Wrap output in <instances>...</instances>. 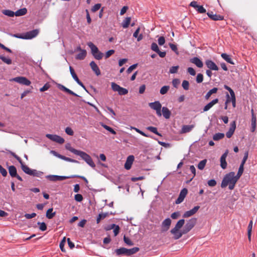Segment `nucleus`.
Listing matches in <instances>:
<instances>
[{
	"mask_svg": "<svg viewBox=\"0 0 257 257\" xmlns=\"http://www.w3.org/2000/svg\"><path fill=\"white\" fill-rule=\"evenodd\" d=\"M238 179L235 176V173L231 172L224 176L221 184V187L223 188L228 186V188L230 190H232Z\"/></svg>",
	"mask_w": 257,
	"mask_h": 257,
	"instance_id": "1",
	"label": "nucleus"
},
{
	"mask_svg": "<svg viewBox=\"0 0 257 257\" xmlns=\"http://www.w3.org/2000/svg\"><path fill=\"white\" fill-rule=\"evenodd\" d=\"M185 223V220L182 219L178 221L175 227L173 228L170 232L173 235V238L178 239L182 237L183 234H186L184 233V229L181 230L180 229L183 227Z\"/></svg>",
	"mask_w": 257,
	"mask_h": 257,
	"instance_id": "2",
	"label": "nucleus"
},
{
	"mask_svg": "<svg viewBox=\"0 0 257 257\" xmlns=\"http://www.w3.org/2000/svg\"><path fill=\"white\" fill-rule=\"evenodd\" d=\"M139 250V248L135 247L131 249H127L124 247H121L116 249L115 251L117 255L125 254L127 255H131L136 253Z\"/></svg>",
	"mask_w": 257,
	"mask_h": 257,
	"instance_id": "3",
	"label": "nucleus"
},
{
	"mask_svg": "<svg viewBox=\"0 0 257 257\" xmlns=\"http://www.w3.org/2000/svg\"><path fill=\"white\" fill-rule=\"evenodd\" d=\"M77 155L79 156L91 167L95 168V165L89 155L83 151H80Z\"/></svg>",
	"mask_w": 257,
	"mask_h": 257,
	"instance_id": "4",
	"label": "nucleus"
},
{
	"mask_svg": "<svg viewBox=\"0 0 257 257\" xmlns=\"http://www.w3.org/2000/svg\"><path fill=\"white\" fill-rule=\"evenodd\" d=\"M149 106L156 111V114L158 116H162L161 108L162 105L160 101H156L154 102L149 103Z\"/></svg>",
	"mask_w": 257,
	"mask_h": 257,
	"instance_id": "5",
	"label": "nucleus"
},
{
	"mask_svg": "<svg viewBox=\"0 0 257 257\" xmlns=\"http://www.w3.org/2000/svg\"><path fill=\"white\" fill-rule=\"evenodd\" d=\"M75 176H58L54 175H49L46 176V178L49 180L53 182H56L57 181H62L66 179L73 178Z\"/></svg>",
	"mask_w": 257,
	"mask_h": 257,
	"instance_id": "6",
	"label": "nucleus"
},
{
	"mask_svg": "<svg viewBox=\"0 0 257 257\" xmlns=\"http://www.w3.org/2000/svg\"><path fill=\"white\" fill-rule=\"evenodd\" d=\"M10 81H15L19 84H23L26 86H29L31 82L27 78L23 76H19L13 78L10 80Z\"/></svg>",
	"mask_w": 257,
	"mask_h": 257,
	"instance_id": "7",
	"label": "nucleus"
},
{
	"mask_svg": "<svg viewBox=\"0 0 257 257\" xmlns=\"http://www.w3.org/2000/svg\"><path fill=\"white\" fill-rule=\"evenodd\" d=\"M196 223V218H192L189 219L186 223L183 229L184 233H187L190 231L195 226Z\"/></svg>",
	"mask_w": 257,
	"mask_h": 257,
	"instance_id": "8",
	"label": "nucleus"
},
{
	"mask_svg": "<svg viewBox=\"0 0 257 257\" xmlns=\"http://www.w3.org/2000/svg\"><path fill=\"white\" fill-rule=\"evenodd\" d=\"M46 137L51 141L60 144H62L65 142L63 138L56 135L47 134Z\"/></svg>",
	"mask_w": 257,
	"mask_h": 257,
	"instance_id": "9",
	"label": "nucleus"
},
{
	"mask_svg": "<svg viewBox=\"0 0 257 257\" xmlns=\"http://www.w3.org/2000/svg\"><path fill=\"white\" fill-rule=\"evenodd\" d=\"M172 221L170 218H166L161 224V231L166 232L169 230Z\"/></svg>",
	"mask_w": 257,
	"mask_h": 257,
	"instance_id": "10",
	"label": "nucleus"
},
{
	"mask_svg": "<svg viewBox=\"0 0 257 257\" xmlns=\"http://www.w3.org/2000/svg\"><path fill=\"white\" fill-rule=\"evenodd\" d=\"M39 33V31L37 29L27 32L24 33L25 39H32L36 37Z\"/></svg>",
	"mask_w": 257,
	"mask_h": 257,
	"instance_id": "11",
	"label": "nucleus"
},
{
	"mask_svg": "<svg viewBox=\"0 0 257 257\" xmlns=\"http://www.w3.org/2000/svg\"><path fill=\"white\" fill-rule=\"evenodd\" d=\"M187 189L186 188H184L181 190L178 198H177L175 202L177 204L181 203L184 200L185 196L187 194Z\"/></svg>",
	"mask_w": 257,
	"mask_h": 257,
	"instance_id": "12",
	"label": "nucleus"
},
{
	"mask_svg": "<svg viewBox=\"0 0 257 257\" xmlns=\"http://www.w3.org/2000/svg\"><path fill=\"white\" fill-rule=\"evenodd\" d=\"M200 207L199 206H195L193 208H192L191 210L186 211L183 215V217L184 218H188L189 217L194 214H195L198 209H199Z\"/></svg>",
	"mask_w": 257,
	"mask_h": 257,
	"instance_id": "13",
	"label": "nucleus"
},
{
	"mask_svg": "<svg viewBox=\"0 0 257 257\" xmlns=\"http://www.w3.org/2000/svg\"><path fill=\"white\" fill-rule=\"evenodd\" d=\"M69 70H70V73L71 74V76L72 77H73V78L76 81V82L79 85H80L81 87H82L83 88H84V89H85V86L84 85H83V84L79 80V79H78V77L77 76L76 73H75L74 72V69H73V68L71 67V66H70L69 67Z\"/></svg>",
	"mask_w": 257,
	"mask_h": 257,
	"instance_id": "14",
	"label": "nucleus"
},
{
	"mask_svg": "<svg viewBox=\"0 0 257 257\" xmlns=\"http://www.w3.org/2000/svg\"><path fill=\"white\" fill-rule=\"evenodd\" d=\"M228 155V151L226 152L221 156L220 158V166L223 169H225L227 167V162H226V158Z\"/></svg>",
	"mask_w": 257,
	"mask_h": 257,
	"instance_id": "15",
	"label": "nucleus"
},
{
	"mask_svg": "<svg viewBox=\"0 0 257 257\" xmlns=\"http://www.w3.org/2000/svg\"><path fill=\"white\" fill-rule=\"evenodd\" d=\"M134 161V157L133 155L129 156L126 159L124 164V167L126 170H129L132 167V165Z\"/></svg>",
	"mask_w": 257,
	"mask_h": 257,
	"instance_id": "16",
	"label": "nucleus"
},
{
	"mask_svg": "<svg viewBox=\"0 0 257 257\" xmlns=\"http://www.w3.org/2000/svg\"><path fill=\"white\" fill-rule=\"evenodd\" d=\"M207 15L211 19L214 21L222 20L224 18L223 16L216 14H214L212 12H208Z\"/></svg>",
	"mask_w": 257,
	"mask_h": 257,
	"instance_id": "17",
	"label": "nucleus"
},
{
	"mask_svg": "<svg viewBox=\"0 0 257 257\" xmlns=\"http://www.w3.org/2000/svg\"><path fill=\"white\" fill-rule=\"evenodd\" d=\"M205 64L206 65L207 67L212 70H215L217 71L218 70V67L215 64L214 62H213L212 61L210 60H207L205 61Z\"/></svg>",
	"mask_w": 257,
	"mask_h": 257,
	"instance_id": "18",
	"label": "nucleus"
},
{
	"mask_svg": "<svg viewBox=\"0 0 257 257\" xmlns=\"http://www.w3.org/2000/svg\"><path fill=\"white\" fill-rule=\"evenodd\" d=\"M195 125H184L182 126V129L180 131L181 134H185L191 132L194 127Z\"/></svg>",
	"mask_w": 257,
	"mask_h": 257,
	"instance_id": "19",
	"label": "nucleus"
},
{
	"mask_svg": "<svg viewBox=\"0 0 257 257\" xmlns=\"http://www.w3.org/2000/svg\"><path fill=\"white\" fill-rule=\"evenodd\" d=\"M235 128H236L235 122V121H233L230 124V127L229 128V130L226 134V136L227 138H231V137L232 136V135L233 134V133L234 132Z\"/></svg>",
	"mask_w": 257,
	"mask_h": 257,
	"instance_id": "20",
	"label": "nucleus"
},
{
	"mask_svg": "<svg viewBox=\"0 0 257 257\" xmlns=\"http://www.w3.org/2000/svg\"><path fill=\"white\" fill-rule=\"evenodd\" d=\"M218 102V99L216 98L213 99L211 102L206 104L203 108L204 111H207L212 108L215 104Z\"/></svg>",
	"mask_w": 257,
	"mask_h": 257,
	"instance_id": "21",
	"label": "nucleus"
},
{
	"mask_svg": "<svg viewBox=\"0 0 257 257\" xmlns=\"http://www.w3.org/2000/svg\"><path fill=\"white\" fill-rule=\"evenodd\" d=\"M190 61L199 68H202L203 66L202 61L197 57H194L191 59Z\"/></svg>",
	"mask_w": 257,
	"mask_h": 257,
	"instance_id": "22",
	"label": "nucleus"
},
{
	"mask_svg": "<svg viewBox=\"0 0 257 257\" xmlns=\"http://www.w3.org/2000/svg\"><path fill=\"white\" fill-rule=\"evenodd\" d=\"M90 66L92 69V70L95 72L97 76H99L100 75V70L97 66V64L94 62L91 61L90 63Z\"/></svg>",
	"mask_w": 257,
	"mask_h": 257,
	"instance_id": "23",
	"label": "nucleus"
},
{
	"mask_svg": "<svg viewBox=\"0 0 257 257\" xmlns=\"http://www.w3.org/2000/svg\"><path fill=\"white\" fill-rule=\"evenodd\" d=\"M161 112L162 115H163L166 119H169L170 117L171 113L167 107H163Z\"/></svg>",
	"mask_w": 257,
	"mask_h": 257,
	"instance_id": "24",
	"label": "nucleus"
},
{
	"mask_svg": "<svg viewBox=\"0 0 257 257\" xmlns=\"http://www.w3.org/2000/svg\"><path fill=\"white\" fill-rule=\"evenodd\" d=\"M87 45L91 49L92 55H94L99 51L98 48L92 42H89L87 43Z\"/></svg>",
	"mask_w": 257,
	"mask_h": 257,
	"instance_id": "25",
	"label": "nucleus"
},
{
	"mask_svg": "<svg viewBox=\"0 0 257 257\" xmlns=\"http://www.w3.org/2000/svg\"><path fill=\"white\" fill-rule=\"evenodd\" d=\"M87 54V52L85 50H82L79 52L75 57V58L78 60H83Z\"/></svg>",
	"mask_w": 257,
	"mask_h": 257,
	"instance_id": "26",
	"label": "nucleus"
},
{
	"mask_svg": "<svg viewBox=\"0 0 257 257\" xmlns=\"http://www.w3.org/2000/svg\"><path fill=\"white\" fill-rule=\"evenodd\" d=\"M21 165V168L22 170L26 174L31 175L32 174V170L29 168L27 166L24 165L22 162V163H20Z\"/></svg>",
	"mask_w": 257,
	"mask_h": 257,
	"instance_id": "27",
	"label": "nucleus"
},
{
	"mask_svg": "<svg viewBox=\"0 0 257 257\" xmlns=\"http://www.w3.org/2000/svg\"><path fill=\"white\" fill-rule=\"evenodd\" d=\"M221 56V57L224 60H225L227 62H228L231 64H234V62H233L230 56L229 55H228L226 53H222Z\"/></svg>",
	"mask_w": 257,
	"mask_h": 257,
	"instance_id": "28",
	"label": "nucleus"
},
{
	"mask_svg": "<svg viewBox=\"0 0 257 257\" xmlns=\"http://www.w3.org/2000/svg\"><path fill=\"white\" fill-rule=\"evenodd\" d=\"M140 31V28L139 27L137 28V29L136 30V31L134 32V33L133 34V37L137 38L138 41H140L143 38V36L142 34H140V35H139V33Z\"/></svg>",
	"mask_w": 257,
	"mask_h": 257,
	"instance_id": "29",
	"label": "nucleus"
},
{
	"mask_svg": "<svg viewBox=\"0 0 257 257\" xmlns=\"http://www.w3.org/2000/svg\"><path fill=\"white\" fill-rule=\"evenodd\" d=\"M27 12V10L26 8L21 9L17 11H16L15 14V16L17 17H20L25 15Z\"/></svg>",
	"mask_w": 257,
	"mask_h": 257,
	"instance_id": "30",
	"label": "nucleus"
},
{
	"mask_svg": "<svg viewBox=\"0 0 257 257\" xmlns=\"http://www.w3.org/2000/svg\"><path fill=\"white\" fill-rule=\"evenodd\" d=\"M9 172L13 177L16 176L17 174L16 168L14 166H11L9 167Z\"/></svg>",
	"mask_w": 257,
	"mask_h": 257,
	"instance_id": "31",
	"label": "nucleus"
},
{
	"mask_svg": "<svg viewBox=\"0 0 257 257\" xmlns=\"http://www.w3.org/2000/svg\"><path fill=\"white\" fill-rule=\"evenodd\" d=\"M59 87L62 90H63L68 93L69 94H70L74 96H78V95L77 94H76L75 93H74V92H73L72 91H71V90L69 89L68 88H66V87L62 85H60Z\"/></svg>",
	"mask_w": 257,
	"mask_h": 257,
	"instance_id": "32",
	"label": "nucleus"
},
{
	"mask_svg": "<svg viewBox=\"0 0 257 257\" xmlns=\"http://www.w3.org/2000/svg\"><path fill=\"white\" fill-rule=\"evenodd\" d=\"M218 90V89L216 87L212 88L206 94L205 97L206 99H208L212 94L216 93Z\"/></svg>",
	"mask_w": 257,
	"mask_h": 257,
	"instance_id": "33",
	"label": "nucleus"
},
{
	"mask_svg": "<svg viewBox=\"0 0 257 257\" xmlns=\"http://www.w3.org/2000/svg\"><path fill=\"white\" fill-rule=\"evenodd\" d=\"M65 148L67 150L70 151L71 152L74 153L75 155H77L80 151L77 150L72 147H71L70 144H67L65 146Z\"/></svg>",
	"mask_w": 257,
	"mask_h": 257,
	"instance_id": "34",
	"label": "nucleus"
},
{
	"mask_svg": "<svg viewBox=\"0 0 257 257\" xmlns=\"http://www.w3.org/2000/svg\"><path fill=\"white\" fill-rule=\"evenodd\" d=\"M131 18L130 17L126 18L122 23V26L123 28H126L130 24Z\"/></svg>",
	"mask_w": 257,
	"mask_h": 257,
	"instance_id": "35",
	"label": "nucleus"
},
{
	"mask_svg": "<svg viewBox=\"0 0 257 257\" xmlns=\"http://www.w3.org/2000/svg\"><path fill=\"white\" fill-rule=\"evenodd\" d=\"M55 212H53V208H50L46 212V217L49 219H51L55 215Z\"/></svg>",
	"mask_w": 257,
	"mask_h": 257,
	"instance_id": "36",
	"label": "nucleus"
},
{
	"mask_svg": "<svg viewBox=\"0 0 257 257\" xmlns=\"http://www.w3.org/2000/svg\"><path fill=\"white\" fill-rule=\"evenodd\" d=\"M0 59L7 64L10 65L12 63V61L10 58L6 57L3 55H0Z\"/></svg>",
	"mask_w": 257,
	"mask_h": 257,
	"instance_id": "37",
	"label": "nucleus"
},
{
	"mask_svg": "<svg viewBox=\"0 0 257 257\" xmlns=\"http://www.w3.org/2000/svg\"><path fill=\"white\" fill-rule=\"evenodd\" d=\"M3 14L10 17H13L15 15V12L9 10L3 11Z\"/></svg>",
	"mask_w": 257,
	"mask_h": 257,
	"instance_id": "38",
	"label": "nucleus"
},
{
	"mask_svg": "<svg viewBox=\"0 0 257 257\" xmlns=\"http://www.w3.org/2000/svg\"><path fill=\"white\" fill-rule=\"evenodd\" d=\"M224 137V134L223 133H217L215 134L213 137V139L214 141H218L222 139H223Z\"/></svg>",
	"mask_w": 257,
	"mask_h": 257,
	"instance_id": "39",
	"label": "nucleus"
},
{
	"mask_svg": "<svg viewBox=\"0 0 257 257\" xmlns=\"http://www.w3.org/2000/svg\"><path fill=\"white\" fill-rule=\"evenodd\" d=\"M31 173L32 174H31V175L38 177H41L43 174V173L42 172L37 171L36 170H32Z\"/></svg>",
	"mask_w": 257,
	"mask_h": 257,
	"instance_id": "40",
	"label": "nucleus"
},
{
	"mask_svg": "<svg viewBox=\"0 0 257 257\" xmlns=\"http://www.w3.org/2000/svg\"><path fill=\"white\" fill-rule=\"evenodd\" d=\"M101 125L104 128H105V130H106L107 131H109L110 133H111V134H116V132L115 131H114L111 127H110V126L106 125V124H104V123H102L101 124Z\"/></svg>",
	"mask_w": 257,
	"mask_h": 257,
	"instance_id": "41",
	"label": "nucleus"
},
{
	"mask_svg": "<svg viewBox=\"0 0 257 257\" xmlns=\"http://www.w3.org/2000/svg\"><path fill=\"white\" fill-rule=\"evenodd\" d=\"M108 215V213H100L97 218V219H96V222H97V223H99V222L100 221V220L102 219H104V218H105L107 215Z\"/></svg>",
	"mask_w": 257,
	"mask_h": 257,
	"instance_id": "42",
	"label": "nucleus"
},
{
	"mask_svg": "<svg viewBox=\"0 0 257 257\" xmlns=\"http://www.w3.org/2000/svg\"><path fill=\"white\" fill-rule=\"evenodd\" d=\"M147 129L159 136H161V135L158 132L157 128L155 127L148 126L147 127Z\"/></svg>",
	"mask_w": 257,
	"mask_h": 257,
	"instance_id": "43",
	"label": "nucleus"
},
{
	"mask_svg": "<svg viewBox=\"0 0 257 257\" xmlns=\"http://www.w3.org/2000/svg\"><path fill=\"white\" fill-rule=\"evenodd\" d=\"M244 170V165L242 164H240L239 168L238 169V171L236 175H235L238 179L242 175Z\"/></svg>",
	"mask_w": 257,
	"mask_h": 257,
	"instance_id": "44",
	"label": "nucleus"
},
{
	"mask_svg": "<svg viewBox=\"0 0 257 257\" xmlns=\"http://www.w3.org/2000/svg\"><path fill=\"white\" fill-rule=\"evenodd\" d=\"M206 162V160H203L200 161L198 165V168L200 170H203L205 166Z\"/></svg>",
	"mask_w": 257,
	"mask_h": 257,
	"instance_id": "45",
	"label": "nucleus"
},
{
	"mask_svg": "<svg viewBox=\"0 0 257 257\" xmlns=\"http://www.w3.org/2000/svg\"><path fill=\"white\" fill-rule=\"evenodd\" d=\"M169 88L170 87L169 86H164L161 88L160 92L161 94L164 95L167 93Z\"/></svg>",
	"mask_w": 257,
	"mask_h": 257,
	"instance_id": "46",
	"label": "nucleus"
},
{
	"mask_svg": "<svg viewBox=\"0 0 257 257\" xmlns=\"http://www.w3.org/2000/svg\"><path fill=\"white\" fill-rule=\"evenodd\" d=\"M117 92L119 95H125L128 93V90L125 88L120 87Z\"/></svg>",
	"mask_w": 257,
	"mask_h": 257,
	"instance_id": "47",
	"label": "nucleus"
},
{
	"mask_svg": "<svg viewBox=\"0 0 257 257\" xmlns=\"http://www.w3.org/2000/svg\"><path fill=\"white\" fill-rule=\"evenodd\" d=\"M93 57L97 60H100L102 59L103 54L102 53L100 52L99 51H97V53H95L93 55Z\"/></svg>",
	"mask_w": 257,
	"mask_h": 257,
	"instance_id": "48",
	"label": "nucleus"
},
{
	"mask_svg": "<svg viewBox=\"0 0 257 257\" xmlns=\"http://www.w3.org/2000/svg\"><path fill=\"white\" fill-rule=\"evenodd\" d=\"M111 86L112 90L115 92H117V91L118 90L119 88L120 87L119 85H118V84L114 82L111 83Z\"/></svg>",
	"mask_w": 257,
	"mask_h": 257,
	"instance_id": "49",
	"label": "nucleus"
},
{
	"mask_svg": "<svg viewBox=\"0 0 257 257\" xmlns=\"http://www.w3.org/2000/svg\"><path fill=\"white\" fill-rule=\"evenodd\" d=\"M123 240L124 242L128 245L132 246L134 245L133 241L129 238L126 237L125 236H124L123 237Z\"/></svg>",
	"mask_w": 257,
	"mask_h": 257,
	"instance_id": "50",
	"label": "nucleus"
},
{
	"mask_svg": "<svg viewBox=\"0 0 257 257\" xmlns=\"http://www.w3.org/2000/svg\"><path fill=\"white\" fill-rule=\"evenodd\" d=\"M182 86L184 90H187L189 88V83L187 80H184L182 82Z\"/></svg>",
	"mask_w": 257,
	"mask_h": 257,
	"instance_id": "51",
	"label": "nucleus"
},
{
	"mask_svg": "<svg viewBox=\"0 0 257 257\" xmlns=\"http://www.w3.org/2000/svg\"><path fill=\"white\" fill-rule=\"evenodd\" d=\"M180 216V213L179 211L175 212L171 214V217L173 219H176L178 218Z\"/></svg>",
	"mask_w": 257,
	"mask_h": 257,
	"instance_id": "52",
	"label": "nucleus"
},
{
	"mask_svg": "<svg viewBox=\"0 0 257 257\" xmlns=\"http://www.w3.org/2000/svg\"><path fill=\"white\" fill-rule=\"evenodd\" d=\"M38 224L40 225V229L42 231H45L47 229V226L44 222H38Z\"/></svg>",
	"mask_w": 257,
	"mask_h": 257,
	"instance_id": "53",
	"label": "nucleus"
},
{
	"mask_svg": "<svg viewBox=\"0 0 257 257\" xmlns=\"http://www.w3.org/2000/svg\"><path fill=\"white\" fill-rule=\"evenodd\" d=\"M138 64H135L131 66L128 67V68L126 70V72L127 73H130L132 72L133 70H134L137 67Z\"/></svg>",
	"mask_w": 257,
	"mask_h": 257,
	"instance_id": "54",
	"label": "nucleus"
},
{
	"mask_svg": "<svg viewBox=\"0 0 257 257\" xmlns=\"http://www.w3.org/2000/svg\"><path fill=\"white\" fill-rule=\"evenodd\" d=\"M151 49L156 52V53L159 51V49L157 44L155 43H153L151 45Z\"/></svg>",
	"mask_w": 257,
	"mask_h": 257,
	"instance_id": "55",
	"label": "nucleus"
},
{
	"mask_svg": "<svg viewBox=\"0 0 257 257\" xmlns=\"http://www.w3.org/2000/svg\"><path fill=\"white\" fill-rule=\"evenodd\" d=\"M178 68H179V66H173L172 67L170 68V73H172V74H174V73H176L177 72V71L178 70Z\"/></svg>",
	"mask_w": 257,
	"mask_h": 257,
	"instance_id": "56",
	"label": "nucleus"
},
{
	"mask_svg": "<svg viewBox=\"0 0 257 257\" xmlns=\"http://www.w3.org/2000/svg\"><path fill=\"white\" fill-rule=\"evenodd\" d=\"M169 46L171 48V49L175 52V53L176 54H179V52L178 51V49H177V47L176 46V45L173 44H172V43H170L169 44Z\"/></svg>",
	"mask_w": 257,
	"mask_h": 257,
	"instance_id": "57",
	"label": "nucleus"
},
{
	"mask_svg": "<svg viewBox=\"0 0 257 257\" xmlns=\"http://www.w3.org/2000/svg\"><path fill=\"white\" fill-rule=\"evenodd\" d=\"M65 133L68 135H70V136H73V134H74V132L72 130V128L70 127H67L66 128H65Z\"/></svg>",
	"mask_w": 257,
	"mask_h": 257,
	"instance_id": "58",
	"label": "nucleus"
},
{
	"mask_svg": "<svg viewBox=\"0 0 257 257\" xmlns=\"http://www.w3.org/2000/svg\"><path fill=\"white\" fill-rule=\"evenodd\" d=\"M101 6V5L100 4H95L91 9L92 12H96L100 8Z\"/></svg>",
	"mask_w": 257,
	"mask_h": 257,
	"instance_id": "59",
	"label": "nucleus"
},
{
	"mask_svg": "<svg viewBox=\"0 0 257 257\" xmlns=\"http://www.w3.org/2000/svg\"><path fill=\"white\" fill-rule=\"evenodd\" d=\"M180 83V81L179 79H174L172 81V84H173V86L175 88L178 87Z\"/></svg>",
	"mask_w": 257,
	"mask_h": 257,
	"instance_id": "60",
	"label": "nucleus"
},
{
	"mask_svg": "<svg viewBox=\"0 0 257 257\" xmlns=\"http://www.w3.org/2000/svg\"><path fill=\"white\" fill-rule=\"evenodd\" d=\"M203 76L202 74H198L196 77V81L197 83H201L203 81Z\"/></svg>",
	"mask_w": 257,
	"mask_h": 257,
	"instance_id": "61",
	"label": "nucleus"
},
{
	"mask_svg": "<svg viewBox=\"0 0 257 257\" xmlns=\"http://www.w3.org/2000/svg\"><path fill=\"white\" fill-rule=\"evenodd\" d=\"M74 199L77 202H81L83 200V197L82 195L80 194H77L75 195Z\"/></svg>",
	"mask_w": 257,
	"mask_h": 257,
	"instance_id": "62",
	"label": "nucleus"
},
{
	"mask_svg": "<svg viewBox=\"0 0 257 257\" xmlns=\"http://www.w3.org/2000/svg\"><path fill=\"white\" fill-rule=\"evenodd\" d=\"M0 173L4 177H6L8 174L7 170L5 168H4L1 165H0Z\"/></svg>",
	"mask_w": 257,
	"mask_h": 257,
	"instance_id": "63",
	"label": "nucleus"
},
{
	"mask_svg": "<svg viewBox=\"0 0 257 257\" xmlns=\"http://www.w3.org/2000/svg\"><path fill=\"white\" fill-rule=\"evenodd\" d=\"M158 44L159 45H163L165 43V39L164 37H160L158 40Z\"/></svg>",
	"mask_w": 257,
	"mask_h": 257,
	"instance_id": "64",
	"label": "nucleus"
}]
</instances>
